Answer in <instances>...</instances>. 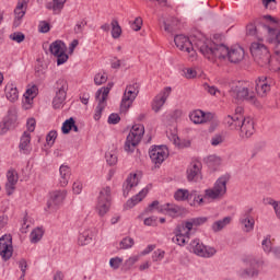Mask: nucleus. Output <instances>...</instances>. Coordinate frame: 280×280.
Instances as JSON below:
<instances>
[{
  "mask_svg": "<svg viewBox=\"0 0 280 280\" xmlns=\"http://www.w3.org/2000/svg\"><path fill=\"white\" fill-rule=\"evenodd\" d=\"M196 47H198L200 54L211 62L218 59L225 60V58H228L229 62L237 65V62L244 60V48L240 46L229 48L224 44H215L209 38H203L197 40Z\"/></svg>",
  "mask_w": 280,
  "mask_h": 280,
  "instance_id": "obj_1",
  "label": "nucleus"
},
{
  "mask_svg": "<svg viewBox=\"0 0 280 280\" xmlns=\"http://www.w3.org/2000/svg\"><path fill=\"white\" fill-rule=\"evenodd\" d=\"M262 21L264 19L261 18L250 21L246 25V35L253 36L259 42L266 38L267 43L273 46L276 56H280V30L268 24H264Z\"/></svg>",
  "mask_w": 280,
  "mask_h": 280,
  "instance_id": "obj_2",
  "label": "nucleus"
},
{
  "mask_svg": "<svg viewBox=\"0 0 280 280\" xmlns=\"http://www.w3.org/2000/svg\"><path fill=\"white\" fill-rule=\"evenodd\" d=\"M250 54L255 60V62L259 67H267L270 71H280V62L277 67L270 63V59L272 55H270V50L268 47L260 42H254L250 45Z\"/></svg>",
  "mask_w": 280,
  "mask_h": 280,
  "instance_id": "obj_3",
  "label": "nucleus"
},
{
  "mask_svg": "<svg viewBox=\"0 0 280 280\" xmlns=\"http://www.w3.org/2000/svg\"><path fill=\"white\" fill-rule=\"evenodd\" d=\"M229 93L233 100H236V102H248V104L257 106V96L255 95V92L250 91L248 88V82H233Z\"/></svg>",
  "mask_w": 280,
  "mask_h": 280,
  "instance_id": "obj_4",
  "label": "nucleus"
},
{
  "mask_svg": "<svg viewBox=\"0 0 280 280\" xmlns=\"http://www.w3.org/2000/svg\"><path fill=\"white\" fill-rule=\"evenodd\" d=\"M247 268L241 269L238 271V277L241 279H257L259 277V272L261 271V266H264V261L255 258L254 256H247L244 259Z\"/></svg>",
  "mask_w": 280,
  "mask_h": 280,
  "instance_id": "obj_5",
  "label": "nucleus"
},
{
  "mask_svg": "<svg viewBox=\"0 0 280 280\" xmlns=\"http://www.w3.org/2000/svg\"><path fill=\"white\" fill-rule=\"evenodd\" d=\"M144 133L145 127L143 125H133L125 142V152H135V148L141 143Z\"/></svg>",
  "mask_w": 280,
  "mask_h": 280,
  "instance_id": "obj_6",
  "label": "nucleus"
},
{
  "mask_svg": "<svg viewBox=\"0 0 280 280\" xmlns=\"http://www.w3.org/2000/svg\"><path fill=\"white\" fill-rule=\"evenodd\" d=\"M110 186L104 187L97 198L96 211L101 218L107 214L110 211V205L113 202Z\"/></svg>",
  "mask_w": 280,
  "mask_h": 280,
  "instance_id": "obj_7",
  "label": "nucleus"
},
{
  "mask_svg": "<svg viewBox=\"0 0 280 280\" xmlns=\"http://www.w3.org/2000/svg\"><path fill=\"white\" fill-rule=\"evenodd\" d=\"M229 183L228 176H221L214 183L213 188L205 190V198H210V200H218L226 194V184Z\"/></svg>",
  "mask_w": 280,
  "mask_h": 280,
  "instance_id": "obj_8",
  "label": "nucleus"
},
{
  "mask_svg": "<svg viewBox=\"0 0 280 280\" xmlns=\"http://www.w3.org/2000/svg\"><path fill=\"white\" fill-rule=\"evenodd\" d=\"M189 250L190 253H194L198 257H203L205 259H209L218 253L214 247L206 246L202 242H200V238H196L190 242L189 244Z\"/></svg>",
  "mask_w": 280,
  "mask_h": 280,
  "instance_id": "obj_9",
  "label": "nucleus"
},
{
  "mask_svg": "<svg viewBox=\"0 0 280 280\" xmlns=\"http://www.w3.org/2000/svg\"><path fill=\"white\" fill-rule=\"evenodd\" d=\"M55 90H56V95L52 100V107L55 109L60 108L62 104H65V100H67V91H69V84L67 83V80L65 79H59L55 83Z\"/></svg>",
  "mask_w": 280,
  "mask_h": 280,
  "instance_id": "obj_10",
  "label": "nucleus"
},
{
  "mask_svg": "<svg viewBox=\"0 0 280 280\" xmlns=\"http://www.w3.org/2000/svg\"><path fill=\"white\" fill-rule=\"evenodd\" d=\"M49 51L57 58V66L65 65L69 60V55H67V45L65 42L57 39L49 46Z\"/></svg>",
  "mask_w": 280,
  "mask_h": 280,
  "instance_id": "obj_11",
  "label": "nucleus"
},
{
  "mask_svg": "<svg viewBox=\"0 0 280 280\" xmlns=\"http://www.w3.org/2000/svg\"><path fill=\"white\" fill-rule=\"evenodd\" d=\"M206 38V37H203ZM203 38H199L196 39L195 43L191 42V39H189V37L185 36V35H176L174 37V43L176 45V47L178 49H180V51H187V54H191V56H194L196 54V51H194V48L196 47V49H199L198 46H196V44L198 43V40H203Z\"/></svg>",
  "mask_w": 280,
  "mask_h": 280,
  "instance_id": "obj_12",
  "label": "nucleus"
},
{
  "mask_svg": "<svg viewBox=\"0 0 280 280\" xmlns=\"http://www.w3.org/2000/svg\"><path fill=\"white\" fill-rule=\"evenodd\" d=\"M149 156L155 167H161L162 163L170 156V151L166 145H155L149 150Z\"/></svg>",
  "mask_w": 280,
  "mask_h": 280,
  "instance_id": "obj_13",
  "label": "nucleus"
},
{
  "mask_svg": "<svg viewBox=\"0 0 280 280\" xmlns=\"http://www.w3.org/2000/svg\"><path fill=\"white\" fill-rule=\"evenodd\" d=\"M13 253L12 235L4 234L0 237V257H2L3 261H8L12 258Z\"/></svg>",
  "mask_w": 280,
  "mask_h": 280,
  "instance_id": "obj_14",
  "label": "nucleus"
},
{
  "mask_svg": "<svg viewBox=\"0 0 280 280\" xmlns=\"http://www.w3.org/2000/svg\"><path fill=\"white\" fill-rule=\"evenodd\" d=\"M238 130L242 139H250L255 135V120L250 117L243 118Z\"/></svg>",
  "mask_w": 280,
  "mask_h": 280,
  "instance_id": "obj_15",
  "label": "nucleus"
},
{
  "mask_svg": "<svg viewBox=\"0 0 280 280\" xmlns=\"http://www.w3.org/2000/svg\"><path fill=\"white\" fill-rule=\"evenodd\" d=\"M186 176L188 183H198L202 178V164L191 163L186 171Z\"/></svg>",
  "mask_w": 280,
  "mask_h": 280,
  "instance_id": "obj_16",
  "label": "nucleus"
},
{
  "mask_svg": "<svg viewBox=\"0 0 280 280\" xmlns=\"http://www.w3.org/2000/svg\"><path fill=\"white\" fill-rule=\"evenodd\" d=\"M170 93H172V88L166 86L162 92L159 93L153 100L152 103V109L154 113H159L161 108L165 105V102H167V98L170 97Z\"/></svg>",
  "mask_w": 280,
  "mask_h": 280,
  "instance_id": "obj_17",
  "label": "nucleus"
},
{
  "mask_svg": "<svg viewBox=\"0 0 280 280\" xmlns=\"http://www.w3.org/2000/svg\"><path fill=\"white\" fill-rule=\"evenodd\" d=\"M270 84H272V79H268V77H259L256 80V93L260 97H266L268 93H270Z\"/></svg>",
  "mask_w": 280,
  "mask_h": 280,
  "instance_id": "obj_18",
  "label": "nucleus"
},
{
  "mask_svg": "<svg viewBox=\"0 0 280 280\" xmlns=\"http://www.w3.org/2000/svg\"><path fill=\"white\" fill-rule=\"evenodd\" d=\"M7 195L12 196L14 194V189H16V183H19V173L16 172V170L11 168L7 172Z\"/></svg>",
  "mask_w": 280,
  "mask_h": 280,
  "instance_id": "obj_19",
  "label": "nucleus"
},
{
  "mask_svg": "<svg viewBox=\"0 0 280 280\" xmlns=\"http://www.w3.org/2000/svg\"><path fill=\"white\" fill-rule=\"evenodd\" d=\"M250 213H253V208L245 211L240 218V223L242 224L245 233H250L255 230V219L250 215Z\"/></svg>",
  "mask_w": 280,
  "mask_h": 280,
  "instance_id": "obj_20",
  "label": "nucleus"
},
{
  "mask_svg": "<svg viewBox=\"0 0 280 280\" xmlns=\"http://www.w3.org/2000/svg\"><path fill=\"white\" fill-rule=\"evenodd\" d=\"M65 198H67V190H55L50 192V198L47 202L48 209H54V207H59L65 202Z\"/></svg>",
  "mask_w": 280,
  "mask_h": 280,
  "instance_id": "obj_21",
  "label": "nucleus"
},
{
  "mask_svg": "<svg viewBox=\"0 0 280 280\" xmlns=\"http://www.w3.org/2000/svg\"><path fill=\"white\" fill-rule=\"evenodd\" d=\"M137 92L126 89L121 103H120V113H127V110L132 106V102L137 100Z\"/></svg>",
  "mask_w": 280,
  "mask_h": 280,
  "instance_id": "obj_22",
  "label": "nucleus"
},
{
  "mask_svg": "<svg viewBox=\"0 0 280 280\" xmlns=\"http://www.w3.org/2000/svg\"><path fill=\"white\" fill-rule=\"evenodd\" d=\"M190 121L192 124H207V121H211L213 119V114L212 113H205L200 109H197L189 115Z\"/></svg>",
  "mask_w": 280,
  "mask_h": 280,
  "instance_id": "obj_23",
  "label": "nucleus"
},
{
  "mask_svg": "<svg viewBox=\"0 0 280 280\" xmlns=\"http://www.w3.org/2000/svg\"><path fill=\"white\" fill-rule=\"evenodd\" d=\"M244 121V116L240 115H228L224 118V124L230 130H240L242 122Z\"/></svg>",
  "mask_w": 280,
  "mask_h": 280,
  "instance_id": "obj_24",
  "label": "nucleus"
},
{
  "mask_svg": "<svg viewBox=\"0 0 280 280\" xmlns=\"http://www.w3.org/2000/svg\"><path fill=\"white\" fill-rule=\"evenodd\" d=\"M159 213H167L171 218H178L180 215V207L176 203H164L159 208Z\"/></svg>",
  "mask_w": 280,
  "mask_h": 280,
  "instance_id": "obj_25",
  "label": "nucleus"
},
{
  "mask_svg": "<svg viewBox=\"0 0 280 280\" xmlns=\"http://www.w3.org/2000/svg\"><path fill=\"white\" fill-rule=\"evenodd\" d=\"M137 185H139V175H137V173L129 174L122 185V194L125 198L128 197V194H130V189H132V187H137Z\"/></svg>",
  "mask_w": 280,
  "mask_h": 280,
  "instance_id": "obj_26",
  "label": "nucleus"
},
{
  "mask_svg": "<svg viewBox=\"0 0 280 280\" xmlns=\"http://www.w3.org/2000/svg\"><path fill=\"white\" fill-rule=\"evenodd\" d=\"M30 143H32V135L27 131H24L22 137L20 138L19 149L23 154H30L32 149L30 148Z\"/></svg>",
  "mask_w": 280,
  "mask_h": 280,
  "instance_id": "obj_27",
  "label": "nucleus"
},
{
  "mask_svg": "<svg viewBox=\"0 0 280 280\" xmlns=\"http://www.w3.org/2000/svg\"><path fill=\"white\" fill-rule=\"evenodd\" d=\"M93 242V231L90 229L80 232L78 237L79 246H89Z\"/></svg>",
  "mask_w": 280,
  "mask_h": 280,
  "instance_id": "obj_28",
  "label": "nucleus"
},
{
  "mask_svg": "<svg viewBox=\"0 0 280 280\" xmlns=\"http://www.w3.org/2000/svg\"><path fill=\"white\" fill-rule=\"evenodd\" d=\"M59 174H60V186L61 187H67L69 185V178H71V168L67 165H61L59 168Z\"/></svg>",
  "mask_w": 280,
  "mask_h": 280,
  "instance_id": "obj_29",
  "label": "nucleus"
},
{
  "mask_svg": "<svg viewBox=\"0 0 280 280\" xmlns=\"http://www.w3.org/2000/svg\"><path fill=\"white\" fill-rule=\"evenodd\" d=\"M67 0H52V2L46 3V10H51L54 14H60L65 9Z\"/></svg>",
  "mask_w": 280,
  "mask_h": 280,
  "instance_id": "obj_30",
  "label": "nucleus"
},
{
  "mask_svg": "<svg viewBox=\"0 0 280 280\" xmlns=\"http://www.w3.org/2000/svg\"><path fill=\"white\" fill-rule=\"evenodd\" d=\"M4 91L7 100H9V102H16L19 100V89H16V85H14V83L7 84Z\"/></svg>",
  "mask_w": 280,
  "mask_h": 280,
  "instance_id": "obj_31",
  "label": "nucleus"
},
{
  "mask_svg": "<svg viewBox=\"0 0 280 280\" xmlns=\"http://www.w3.org/2000/svg\"><path fill=\"white\" fill-rule=\"evenodd\" d=\"M147 196L148 189L143 188L139 194L135 195L127 201L126 207H128V209H132V207L139 205V202H141V200H143V198H145Z\"/></svg>",
  "mask_w": 280,
  "mask_h": 280,
  "instance_id": "obj_32",
  "label": "nucleus"
},
{
  "mask_svg": "<svg viewBox=\"0 0 280 280\" xmlns=\"http://www.w3.org/2000/svg\"><path fill=\"white\" fill-rule=\"evenodd\" d=\"M233 219L231 217H224L221 220L215 221L214 223H212L211 229L213 231V233H220V231H222L223 229H226V226H229V224H231V221Z\"/></svg>",
  "mask_w": 280,
  "mask_h": 280,
  "instance_id": "obj_33",
  "label": "nucleus"
},
{
  "mask_svg": "<svg viewBox=\"0 0 280 280\" xmlns=\"http://www.w3.org/2000/svg\"><path fill=\"white\" fill-rule=\"evenodd\" d=\"M16 124V118L15 117H5L3 121L0 124V135H5L8 130H12Z\"/></svg>",
  "mask_w": 280,
  "mask_h": 280,
  "instance_id": "obj_34",
  "label": "nucleus"
},
{
  "mask_svg": "<svg viewBox=\"0 0 280 280\" xmlns=\"http://www.w3.org/2000/svg\"><path fill=\"white\" fill-rule=\"evenodd\" d=\"M27 3H30V0H19L18 4L14 9V16L18 19H23L27 12Z\"/></svg>",
  "mask_w": 280,
  "mask_h": 280,
  "instance_id": "obj_35",
  "label": "nucleus"
},
{
  "mask_svg": "<svg viewBox=\"0 0 280 280\" xmlns=\"http://www.w3.org/2000/svg\"><path fill=\"white\" fill-rule=\"evenodd\" d=\"M208 220L207 217L192 218L186 221V228L188 231H192L194 226H202V224H207Z\"/></svg>",
  "mask_w": 280,
  "mask_h": 280,
  "instance_id": "obj_36",
  "label": "nucleus"
},
{
  "mask_svg": "<svg viewBox=\"0 0 280 280\" xmlns=\"http://www.w3.org/2000/svg\"><path fill=\"white\" fill-rule=\"evenodd\" d=\"M113 86L114 83L109 82L107 86L98 89L95 93V100H100V97L102 98V101L108 100V93H110V89H113Z\"/></svg>",
  "mask_w": 280,
  "mask_h": 280,
  "instance_id": "obj_37",
  "label": "nucleus"
},
{
  "mask_svg": "<svg viewBox=\"0 0 280 280\" xmlns=\"http://www.w3.org/2000/svg\"><path fill=\"white\" fill-rule=\"evenodd\" d=\"M96 101L98 104L95 108L94 119L95 121H100V119H102V113L104 112V108H106V100L102 101V97H98Z\"/></svg>",
  "mask_w": 280,
  "mask_h": 280,
  "instance_id": "obj_38",
  "label": "nucleus"
},
{
  "mask_svg": "<svg viewBox=\"0 0 280 280\" xmlns=\"http://www.w3.org/2000/svg\"><path fill=\"white\" fill-rule=\"evenodd\" d=\"M36 95H38V86L33 85V86L28 88L26 90V92L24 93L26 104H32V102L34 101V97H36Z\"/></svg>",
  "mask_w": 280,
  "mask_h": 280,
  "instance_id": "obj_39",
  "label": "nucleus"
},
{
  "mask_svg": "<svg viewBox=\"0 0 280 280\" xmlns=\"http://www.w3.org/2000/svg\"><path fill=\"white\" fill-rule=\"evenodd\" d=\"M45 232L40 228H36L31 232L30 240L32 244H38L39 240H43Z\"/></svg>",
  "mask_w": 280,
  "mask_h": 280,
  "instance_id": "obj_40",
  "label": "nucleus"
},
{
  "mask_svg": "<svg viewBox=\"0 0 280 280\" xmlns=\"http://www.w3.org/2000/svg\"><path fill=\"white\" fill-rule=\"evenodd\" d=\"M174 233L177 235H184V237H187V240H189L191 231L187 229V221L185 223L178 224L174 230Z\"/></svg>",
  "mask_w": 280,
  "mask_h": 280,
  "instance_id": "obj_41",
  "label": "nucleus"
},
{
  "mask_svg": "<svg viewBox=\"0 0 280 280\" xmlns=\"http://www.w3.org/2000/svg\"><path fill=\"white\" fill-rule=\"evenodd\" d=\"M174 198L179 202H185V200H189V190L179 188L174 194Z\"/></svg>",
  "mask_w": 280,
  "mask_h": 280,
  "instance_id": "obj_42",
  "label": "nucleus"
},
{
  "mask_svg": "<svg viewBox=\"0 0 280 280\" xmlns=\"http://www.w3.org/2000/svg\"><path fill=\"white\" fill-rule=\"evenodd\" d=\"M112 38H119L121 36V26L119 25V21L113 20L112 23Z\"/></svg>",
  "mask_w": 280,
  "mask_h": 280,
  "instance_id": "obj_43",
  "label": "nucleus"
},
{
  "mask_svg": "<svg viewBox=\"0 0 280 280\" xmlns=\"http://www.w3.org/2000/svg\"><path fill=\"white\" fill-rule=\"evenodd\" d=\"M73 124H75V119H73V117L67 119L61 127L62 135H69L73 129Z\"/></svg>",
  "mask_w": 280,
  "mask_h": 280,
  "instance_id": "obj_44",
  "label": "nucleus"
},
{
  "mask_svg": "<svg viewBox=\"0 0 280 280\" xmlns=\"http://www.w3.org/2000/svg\"><path fill=\"white\" fill-rule=\"evenodd\" d=\"M135 246V238L130 236H126L120 241V248L122 250H128V248H132Z\"/></svg>",
  "mask_w": 280,
  "mask_h": 280,
  "instance_id": "obj_45",
  "label": "nucleus"
},
{
  "mask_svg": "<svg viewBox=\"0 0 280 280\" xmlns=\"http://www.w3.org/2000/svg\"><path fill=\"white\" fill-rule=\"evenodd\" d=\"M107 81L108 74H106L105 72H100L94 77V84H96V86H102V84H106Z\"/></svg>",
  "mask_w": 280,
  "mask_h": 280,
  "instance_id": "obj_46",
  "label": "nucleus"
},
{
  "mask_svg": "<svg viewBox=\"0 0 280 280\" xmlns=\"http://www.w3.org/2000/svg\"><path fill=\"white\" fill-rule=\"evenodd\" d=\"M262 250L264 253L270 254L272 253V241L270 240V236H266V238L261 242Z\"/></svg>",
  "mask_w": 280,
  "mask_h": 280,
  "instance_id": "obj_47",
  "label": "nucleus"
},
{
  "mask_svg": "<svg viewBox=\"0 0 280 280\" xmlns=\"http://www.w3.org/2000/svg\"><path fill=\"white\" fill-rule=\"evenodd\" d=\"M105 159L108 165H117V153L115 151L106 152Z\"/></svg>",
  "mask_w": 280,
  "mask_h": 280,
  "instance_id": "obj_48",
  "label": "nucleus"
},
{
  "mask_svg": "<svg viewBox=\"0 0 280 280\" xmlns=\"http://www.w3.org/2000/svg\"><path fill=\"white\" fill-rule=\"evenodd\" d=\"M176 25H178V20L173 19V22H164V30L168 34H172L173 32H176Z\"/></svg>",
  "mask_w": 280,
  "mask_h": 280,
  "instance_id": "obj_49",
  "label": "nucleus"
},
{
  "mask_svg": "<svg viewBox=\"0 0 280 280\" xmlns=\"http://www.w3.org/2000/svg\"><path fill=\"white\" fill-rule=\"evenodd\" d=\"M86 25H88L86 20L83 19L81 21H78L73 28L74 34H82Z\"/></svg>",
  "mask_w": 280,
  "mask_h": 280,
  "instance_id": "obj_50",
  "label": "nucleus"
},
{
  "mask_svg": "<svg viewBox=\"0 0 280 280\" xmlns=\"http://www.w3.org/2000/svg\"><path fill=\"white\" fill-rule=\"evenodd\" d=\"M206 161L209 167H218V165L221 163L220 158L215 155L208 156Z\"/></svg>",
  "mask_w": 280,
  "mask_h": 280,
  "instance_id": "obj_51",
  "label": "nucleus"
},
{
  "mask_svg": "<svg viewBox=\"0 0 280 280\" xmlns=\"http://www.w3.org/2000/svg\"><path fill=\"white\" fill-rule=\"evenodd\" d=\"M172 241L174 244H177L178 246H185V243L188 242L187 236L183 234H175Z\"/></svg>",
  "mask_w": 280,
  "mask_h": 280,
  "instance_id": "obj_52",
  "label": "nucleus"
},
{
  "mask_svg": "<svg viewBox=\"0 0 280 280\" xmlns=\"http://www.w3.org/2000/svg\"><path fill=\"white\" fill-rule=\"evenodd\" d=\"M121 264H124V259L120 257H114V258H110L109 260V266L114 270H119V267L121 266Z\"/></svg>",
  "mask_w": 280,
  "mask_h": 280,
  "instance_id": "obj_53",
  "label": "nucleus"
},
{
  "mask_svg": "<svg viewBox=\"0 0 280 280\" xmlns=\"http://www.w3.org/2000/svg\"><path fill=\"white\" fill-rule=\"evenodd\" d=\"M211 145L214 148L218 145H221V143H224V136L217 133L214 135L210 140Z\"/></svg>",
  "mask_w": 280,
  "mask_h": 280,
  "instance_id": "obj_54",
  "label": "nucleus"
},
{
  "mask_svg": "<svg viewBox=\"0 0 280 280\" xmlns=\"http://www.w3.org/2000/svg\"><path fill=\"white\" fill-rule=\"evenodd\" d=\"M11 40H14L15 43H23L25 40V34L21 32H15L9 36Z\"/></svg>",
  "mask_w": 280,
  "mask_h": 280,
  "instance_id": "obj_55",
  "label": "nucleus"
},
{
  "mask_svg": "<svg viewBox=\"0 0 280 280\" xmlns=\"http://www.w3.org/2000/svg\"><path fill=\"white\" fill-rule=\"evenodd\" d=\"M165 257V250L156 249L153 252L152 259L153 261H162Z\"/></svg>",
  "mask_w": 280,
  "mask_h": 280,
  "instance_id": "obj_56",
  "label": "nucleus"
},
{
  "mask_svg": "<svg viewBox=\"0 0 280 280\" xmlns=\"http://www.w3.org/2000/svg\"><path fill=\"white\" fill-rule=\"evenodd\" d=\"M49 30H51V25H49V22H47V21L39 22L38 31L40 32V34H47V32H49Z\"/></svg>",
  "mask_w": 280,
  "mask_h": 280,
  "instance_id": "obj_57",
  "label": "nucleus"
},
{
  "mask_svg": "<svg viewBox=\"0 0 280 280\" xmlns=\"http://www.w3.org/2000/svg\"><path fill=\"white\" fill-rule=\"evenodd\" d=\"M57 138H58V132L56 130L49 131L48 135L46 136V141L48 145H54V142L56 141Z\"/></svg>",
  "mask_w": 280,
  "mask_h": 280,
  "instance_id": "obj_58",
  "label": "nucleus"
},
{
  "mask_svg": "<svg viewBox=\"0 0 280 280\" xmlns=\"http://www.w3.org/2000/svg\"><path fill=\"white\" fill-rule=\"evenodd\" d=\"M142 25H143V19L136 18L135 21L131 23V30H133V32H139Z\"/></svg>",
  "mask_w": 280,
  "mask_h": 280,
  "instance_id": "obj_59",
  "label": "nucleus"
},
{
  "mask_svg": "<svg viewBox=\"0 0 280 280\" xmlns=\"http://www.w3.org/2000/svg\"><path fill=\"white\" fill-rule=\"evenodd\" d=\"M108 124H112L113 126L119 124V121H121V117H119V114H110L108 117Z\"/></svg>",
  "mask_w": 280,
  "mask_h": 280,
  "instance_id": "obj_60",
  "label": "nucleus"
},
{
  "mask_svg": "<svg viewBox=\"0 0 280 280\" xmlns=\"http://www.w3.org/2000/svg\"><path fill=\"white\" fill-rule=\"evenodd\" d=\"M137 261H139V256H131L125 261L126 268H132Z\"/></svg>",
  "mask_w": 280,
  "mask_h": 280,
  "instance_id": "obj_61",
  "label": "nucleus"
},
{
  "mask_svg": "<svg viewBox=\"0 0 280 280\" xmlns=\"http://www.w3.org/2000/svg\"><path fill=\"white\" fill-rule=\"evenodd\" d=\"M264 8L275 10L277 8V0H262Z\"/></svg>",
  "mask_w": 280,
  "mask_h": 280,
  "instance_id": "obj_62",
  "label": "nucleus"
},
{
  "mask_svg": "<svg viewBox=\"0 0 280 280\" xmlns=\"http://www.w3.org/2000/svg\"><path fill=\"white\" fill-rule=\"evenodd\" d=\"M161 207L159 200H154L152 203L149 205V207L145 209L147 213H152V211L155 209L159 212V208Z\"/></svg>",
  "mask_w": 280,
  "mask_h": 280,
  "instance_id": "obj_63",
  "label": "nucleus"
},
{
  "mask_svg": "<svg viewBox=\"0 0 280 280\" xmlns=\"http://www.w3.org/2000/svg\"><path fill=\"white\" fill-rule=\"evenodd\" d=\"M158 218L156 217H150L144 219V225L145 226H156L158 225Z\"/></svg>",
  "mask_w": 280,
  "mask_h": 280,
  "instance_id": "obj_64",
  "label": "nucleus"
}]
</instances>
